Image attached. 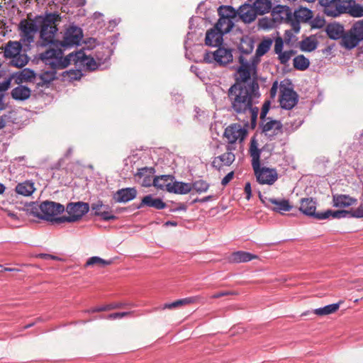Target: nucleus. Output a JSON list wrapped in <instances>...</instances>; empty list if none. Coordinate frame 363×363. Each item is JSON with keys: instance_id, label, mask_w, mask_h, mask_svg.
<instances>
[{"instance_id": "1", "label": "nucleus", "mask_w": 363, "mask_h": 363, "mask_svg": "<svg viewBox=\"0 0 363 363\" xmlns=\"http://www.w3.org/2000/svg\"><path fill=\"white\" fill-rule=\"evenodd\" d=\"M40 59L46 65H50L54 69H64L70 64L83 66L91 71L98 67L94 59L88 57L82 50L72 52L64 57L61 49H48L40 54Z\"/></svg>"}, {"instance_id": "2", "label": "nucleus", "mask_w": 363, "mask_h": 363, "mask_svg": "<svg viewBox=\"0 0 363 363\" xmlns=\"http://www.w3.org/2000/svg\"><path fill=\"white\" fill-rule=\"evenodd\" d=\"M259 89V84L255 80L248 84H233L228 91V98L233 111L237 114L246 113L254 100L260 96Z\"/></svg>"}, {"instance_id": "3", "label": "nucleus", "mask_w": 363, "mask_h": 363, "mask_svg": "<svg viewBox=\"0 0 363 363\" xmlns=\"http://www.w3.org/2000/svg\"><path fill=\"white\" fill-rule=\"evenodd\" d=\"M265 148H258L257 141L255 138L250 140L249 153L252 157V167L257 181L261 184L272 185L278 179V174L275 169L261 167L260 155Z\"/></svg>"}, {"instance_id": "4", "label": "nucleus", "mask_w": 363, "mask_h": 363, "mask_svg": "<svg viewBox=\"0 0 363 363\" xmlns=\"http://www.w3.org/2000/svg\"><path fill=\"white\" fill-rule=\"evenodd\" d=\"M272 13L274 15L279 14L281 19H285L289 23L294 33L299 32L301 22H307L313 17L312 11L303 7L299 8L292 13L288 6L277 5L273 8Z\"/></svg>"}, {"instance_id": "5", "label": "nucleus", "mask_w": 363, "mask_h": 363, "mask_svg": "<svg viewBox=\"0 0 363 363\" xmlns=\"http://www.w3.org/2000/svg\"><path fill=\"white\" fill-rule=\"evenodd\" d=\"M62 18L59 13H46L41 23L40 38L43 44L47 45L54 42L55 34L57 31V25Z\"/></svg>"}, {"instance_id": "6", "label": "nucleus", "mask_w": 363, "mask_h": 363, "mask_svg": "<svg viewBox=\"0 0 363 363\" xmlns=\"http://www.w3.org/2000/svg\"><path fill=\"white\" fill-rule=\"evenodd\" d=\"M240 66L237 69V77L235 83L247 84L251 77L253 80H256L257 77V66L258 63H255L252 58L247 59L243 55H240L238 58Z\"/></svg>"}, {"instance_id": "7", "label": "nucleus", "mask_w": 363, "mask_h": 363, "mask_svg": "<svg viewBox=\"0 0 363 363\" xmlns=\"http://www.w3.org/2000/svg\"><path fill=\"white\" fill-rule=\"evenodd\" d=\"M39 210L40 211L36 213L38 218L47 221L60 223L57 220L60 217L58 216L64 212L65 207L60 203L45 201L40 204Z\"/></svg>"}, {"instance_id": "8", "label": "nucleus", "mask_w": 363, "mask_h": 363, "mask_svg": "<svg viewBox=\"0 0 363 363\" xmlns=\"http://www.w3.org/2000/svg\"><path fill=\"white\" fill-rule=\"evenodd\" d=\"M89 206L87 203L78 201L76 203H69L67 205L66 211L67 216H60L57 220L60 223H74L79 220L83 216L88 213Z\"/></svg>"}, {"instance_id": "9", "label": "nucleus", "mask_w": 363, "mask_h": 363, "mask_svg": "<svg viewBox=\"0 0 363 363\" xmlns=\"http://www.w3.org/2000/svg\"><path fill=\"white\" fill-rule=\"evenodd\" d=\"M363 40V21L353 25L351 29L344 33L342 44L347 49H352Z\"/></svg>"}, {"instance_id": "10", "label": "nucleus", "mask_w": 363, "mask_h": 363, "mask_svg": "<svg viewBox=\"0 0 363 363\" xmlns=\"http://www.w3.org/2000/svg\"><path fill=\"white\" fill-rule=\"evenodd\" d=\"M233 57L231 49L219 47L214 52H207L203 56V61L206 63L216 62L221 66H225L233 61Z\"/></svg>"}, {"instance_id": "11", "label": "nucleus", "mask_w": 363, "mask_h": 363, "mask_svg": "<svg viewBox=\"0 0 363 363\" xmlns=\"http://www.w3.org/2000/svg\"><path fill=\"white\" fill-rule=\"evenodd\" d=\"M298 96L293 88L284 84H280L279 103L282 108L290 110L298 103Z\"/></svg>"}, {"instance_id": "12", "label": "nucleus", "mask_w": 363, "mask_h": 363, "mask_svg": "<svg viewBox=\"0 0 363 363\" xmlns=\"http://www.w3.org/2000/svg\"><path fill=\"white\" fill-rule=\"evenodd\" d=\"M82 37V30L80 28L74 26H69L65 32L60 45L64 48L77 45L79 44Z\"/></svg>"}, {"instance_id": "13", "label": "nucleus", "mask_w": 363, "mask_h": 363, "mask_svg": "<svg viewBox=\"0 0 363 363\" xmlns=\"http://www.w3.org/2000/svg\"><path fill=\"white\" fill-rule=\"evenodd\" d=\"M247 135L246 129L243 128L241 125L233 123L228 126L224 132V138L227 140L228 145H231L239 140L242 142Z\"/></svg>"}, {"instance_id": "14", "label": "nucleus", "mask_w": 363, "mask_h": 363, "mask_svg": "<svg viewBox=\"0 0 363 363\" xmlns=\"http://www.w3.org/2000/svg\"><path fill=\"white\" fill-rule=\"evenodd\" d=\"M18 27L21 31V40L28 43L33 42L34 34L37 31L35 23L33 21L23 19L21 21Z\"/></svg>"}, {"instance_id": "15", "label": "nucleus", "mask_w": 363, "mask_h": 363, "mask_svg": "<svg viewBox=\"0 0 363 363\" xmlns=\"http://www.w3.org/2000/svg\"><path fill=\"white\" fill-rule=\"evenodd\" d=\"M282 124L279 121L269 118L262 121V130L265 135L271 138L282 133Z\"/></svg>"}, {"instance_id": "16", "label": "nucleus", "mask_w": 363, "mask_h": 363, "mask_svg": "<svg viewBox=\"0 0 363 363\" xmlns=\"http://www.w3.org/2000/svg\"><path fill=\"white\" fill-rule=\"evenodd\" d=\"M262 201L265 203L268 208L277 213H284V212L290 211L292 209V206L286 199L266 197L265 201Z\"/></svg>"}, {"instance_id": "17", "label": "nucleus", "mask_w": 363, "mask_h": 363, "mask_svg": "<svg viewBox=\"0 0 363 363\" xmlns=\"http://www.w3.org/2000/svg\"><path fill=\"white\" fill-rule=\"evenodd\" d=\"M348 9L349 4L347 1L335 0L324 8L323 12L328 16L336 17L342 13H347Z\"/></svg>"}, {"instance_id": "18", "label": "nucleus", "mask_w": 363, "mask_h": 363, "mask_svg": "<svg viewBox=\"0 0 363 363\" xmlns=\"http://www.w3.org/2000/svg\"><path fill=\"white\" fill-rule=\"evenodd\" d=\"M233 150L234 147H233V146L227 145V152L220 156L216 157L212 162V166L219 170L223 166H230L235 160V156L232 152Z\"/></svg>"}, {"instance_id": "19", "label": "nucleus", "mask_w": 363, "mask_h": 363, "mask_svg": "<svg viewBox=\"0 0 363 363\" xmlns=\"http://www.w3.org/2000/svg\"><path fill=\"white\" fill-rule=\"evenodd\" d=\"M154 174V168L143 167L138 169V172L135 174V178L142 186L148 187L152 184L153 185Z\"/></svg>"}, {"instance_id": "20", "label": "nucleus", "mask_w": 363, "mask_h": 363, "mask_svg": "<svg viewBox=\"0 0 363 363\" xmlns=\"http://www.w3.org/2000/svg\"><path fill=\"white\" fill-rule=\"evenodd\" d=\"M136 195L135 188H125L118 190L113 195V199L118 203H126L134 199Z\"/></svg>"}, {"instance_id": "21", "label": "nucleus", "mask_w": 363, "mask_h": 363, "mask_svg": "<svg viewBox=\"0 0 363 363\" xmlns=\"http://www.w3.org/2000/svg\"><path fill=\"white\" fill-rule=\"evenodd\" d=\"M238 16L244 23H251L257 18L256 11L253 6L244 4L238 10Z\"/></svg>"}, {"instance_id": "22", "label": "nucleus", "mask_w": 363, "mask_h": 363, "mask_svg": "<svg viewBox=\"0 0 363 363\" xmlns=\"http://www.w3.org/2000/svg\"><path fill=\"white\" fill-rule=\"evenodd\" d=\"M257 258V255L250 252L245 251H237L228 256L227 261L229 263H241L247 262Z\"/></svg>"}, {"instance_id": "23", "label": "nucleus", "mask_w": 363, "mask_h": 363, "mask_svg": "<svg viewBox=\"0 0 363 363\" xmlns=\"http://www.w3.org/2000/svg\"><path fill=\"white\" fill-rule=\"evenodd\" d=\"M51 71H45L39 75H37L35 84L38 87L48 86V85L56 79V69L52 68Z\"/></svg>"}, {"instance_id": "24", "label": "nucleus", "mask_w": 363, "mask_h": 363, "mask_svg": "<svg viewBox=\"0 0 363 363\" xmlns=\"http://www.w3.org/2000/svg\"><path fill=\"white\" fill-rule=\"evenodd\" d=\"M223 33L217 30L215 27L208 30L206 34L205 43L209 46H219L223 42Z\"/></svg>"}, {"instance_id": "25", "label": "nucleus", "mask_w": 363, "mask_h": 363, "mask_svg": "<svg viewBox=\"0 0 363 363\" xmlns=\"http://www.w3.org/2000/svg\"><path fill=\"white\" fill-rule=\"evenodd\" d=\"M357 199L347 194H335L333 196V206L346 208L356 204Z\"/></svg>"}, {"instance_id": "26", "label": "nucleus", "mask_w": 363, "mask_h": 363, "mask_svg": "<svg viewBox=\"0 0 363 363\" xmlns=\"http://www.w3.org/2000/svg\"><path fill=\"white\" fill-rule=\"evenodd\" d=\"M316 204L311 198H304L301 200L299 210L305 215L313 216L317 219V216L320 213H315Z\"/></svg>"}, {"instance_id": "27", "label": "nucleus", "mask_w": 363, "mask_h": 363, "mask_svg": "<svg viewBox=\"0 0 363 363\" xmlns=\"http://www.w3.org/2000/svg\"><path fill=\"white\" fill-rule=\"evenodd\" d=\"M174 177L172 175H161L156 177L153 179V186L158 189L166 190L170 192L171 184L174 180Z\"/></svg>"}, {"instance_id": "28", "label": "nucleus", "mask_w": 363, "mask_h": 363, "mask_svg": "<svg viewBox=\"0 0 363 363\" xmlns=\"http://www.w3.org/2000/svg\"><path fill=\"white\" fill-rule=\"evenodd\" d=\"M272 44V40L270 38L264 39L262 40L257 46L256 50V53L254 56H252V58L255 63H259L260 57L265 55L270 49Z\"/></svg>"}, {"instance_id": "29", "label": "nucleus", "mask_w": 363, "mask_h": 363, "mask_svg": "<svg viewBox=\"0 0 363 363\" xmlns=\"http://www.w3.org/2000/svg\"><path fill=\"white\" fill-rule=\"evenodd\" d=\"M22 45L18 41H9L4 48V57L11 59L21 52Z\"/></svg>"}, {"instance_id": "30", "label": "nucleus", "mask_w": 363, "mask_h": 363, "mask_svg": "<svg viewBox=\"0 0 363 363\" xmlns=\"http://www.w3.org/2000/svg\"><path fill=\"white\" fill-rule=\"evenodd\" d=\"M144 206L160 210L166 207V203L163 202L161 199L153 198L151 195H147L142 199L139 207H143Z\"/></svg>"}, {"instance_id": "31", "label": "nucleus", "mask_w": 363, "mask_h": 363, "mask_svg": "<svg viewBox=\"0 0 363 363\" xmlns=\"http://www.w3.org/2000/svg\"><path fill=\"white\" fill-rule=\"evenodd\" d=\"M326 33L331 39L337 40L342 38L344 28L339 23H330L326 27Z\"/></svg>"}, {"instance_id": "32", "label": "nucleus", "mask_w": 363, "mask_h": 363, "mask_svg": "<svg viewBox=\"0 0 363 363\" xmlns=\"http://www.w3.org/2000/svg\"><path fill=\"white\" fill-rule=\"evenodd\" d=\"M30 89L23 85L18 86L11 91L12 98L19 101L28 99L30 96Z\"/></svg>"}, {"instance_id": "33", "label": "nucleus", "mask_w": 363, "mask_h": 363, "mask_svg": "<svg viewBox=\"0 0 363 363\" xmlns=\"http://www.w3.org/2000/svg\"><path fill=\"white\" fill-rule=\"evenodd\" d=\"M171 185L172 188L169 193L186 194L189 193L192 189L191 184L189 183L179 182L173 180Z\"/></svg>"}, {"instance_id": "34", "label": "nucleus", "mask_w": 363, "mask_h": 363, "mask_svg": "<svg viewBox=\"0 0 363 363\" xmlns=\"http://www.w3.org/2000/svg\"><path fill=\"white\" fill-rule=\"evenodd\" d=\"M330 216H332L334 218H341L345 217H350L349 211L346 210H337V211H332L328 210L323 213H320V214L317 216V219L323 220L328 218Z\"/></svg>"}, {"instance_id": "35", "label": "nucleus", "mask_w": 363, "mask_h": 363, "mask_svg": "<svg viewBox=\"0 0 363 363\" xmlns=\"http://www.w3.org/2000/svg\"><path fill=\"white\" fill-rule=\"evenodd\" d=\"M252 6L257 15H263L270 11L272 5L271 0H256Z\"/></svg>"}, {"instance_id": "36", "label": "nucleus", "mask_w": 363, "mask_h": 363, "mask_svg": "<svg viewBox=\"0 0 363 363\" xmlns=\"http://www.w3.org/2000/svg\"><path fill=\"white\" fill-rule=\"evenodd\" d=\"M219 17L234 20L238 17V11L230 6H220L218 9Z\"/></svg>"}, {"instance_id": "37", "label": "nucleus", "mask_w": 363, "mask_h": 363, "mask_svg": "<svg viewBox=\"0 0 363 363\" xmlns=\"http://www.w3.org/2000/svg\"><path fill=\"white\" fill-rule=\"evenodd\" d=\"M35 189L34 184L29 181L20 183L16 186V191L18 194L26 196H30L34 192Z\"/></svg>"}, {"instance_id": "38", "label": "nucleus", "mask_w": 363, "mask_h": 363, "mask_svg": "<svg viewBox=\"0 0 363 363\" xmlns=\"http://www.w3.org/2000/svg\"><path fill=\"white\" fill-rule=\"evenodd\" d=\"M234 26V21L230 19H225L220 17L215 25V28L221 33H228Z\"/></svg>"}, {"instance_id": "39", "label": "nucleus", "mask_w": 363, "mask_h": 363, "mask_svg": "<svg viewBox=\"0 0 363 363\" xmlns=\"http://www.w3.org/2000/svg\"><path fill=\"white\" fill-rule=\"evenodd\" d=\"M340 308V303H333L323 308H316L313 313L319 316H324L335 313Z\"/></svg>"}, {"instance_id": "40", "label": "nucleus", "mask_w": 363, "mask_h": 363, "mask_svg": "<svg viewBox=\"0 0 363 363\" xmlns=\"http://www.w3.org/2000/svg\"><path fill=\"white\" fill-rule=\"evenodd\" d=\"M28 60L29 58L28 55L21 52L11 59L10 65L15 67L21 68L27 65Z\"/></svg>"}, {"instance_id": "41", "label": "nucleus", "mask_w": 363, "mask_h": 363, "mask_svg": "<svg viewBox=\"0 0 363 363\" xmlns=\"http://www.w3.org/2000/svg\"><path fill=\"white\" fill-rule=\"evenodd\" d=\"M318 42L312 38H306L301 42V50L305 52H311L316 49Z\"/></svg>"}, {"instance_id": "42", "label": "nucleus", "mask_w": 363, "mask_h": 363, "mask_svg": "<svg viewBox=\"0 0 363 363\" xmlns=\"http://www.w3.org/2000/svg\"><path fill=\"white\" fill-rule=\"evenodd\" d=\"M309 65V60L303 55H298L294 59V67L296 69L303 71L308 67Z\"/></svg>"}, {"instance_id": "43", "label": "nucleus", "mask_w": 363, "mask_h": 363, "mask_svg": "<svg viewBox=\"0 0 363 363\" xmlns=\"http://www.w3.org/2000/svg\"><path fill=\"white\" fill-rule=\"evenodd\" d=\"M37 74L34 72V71L30 69H23L19 75V79L21 81L24 82H33L35 83L36 79Z\"/></svg>"}, {"instance_id": "44", "label": "nucleus", "mask_w": 363, "mask_h": 363, "mask_svg": "<svg viewBox=\"0 0 363 363\" xmlns=\"http://www.w3.org/2000/svg\"><path fill=\"white\" fill-rule=\"evenodd\" d=\"M182 306L191 305L196 303H205V298L200 295L189 296L179 299Z\"/></svg>"}, {"instance_id": "45", "label": "nucleus", "mask_w": 363, "mask_h": 363, "mask_svg": "<svg viewBox=\"0 0 363 363\" xmlns=\"http://www.w3.org/2000/svg\"><path fill=\"white\" fill-rule=\"evenodd\" d=\"M254 48L253 42L250 39H242L239 50L243 54H250Z\"/></svg>"}, {"instance_id": "46", "label": "nucleus", "mask_w": 363, "mask_h": 363, "mask_svg": "<svg viewBox=\"0 0 363 363\" xmlns=\"http://www.w3.org/2000/svg\"><path fill=\"white\" fill-rule=\"evenodd\" d=\"M111 263V260H106L99 257H91L87 260L86 263V267L93 266L95 264L104 267L106 265H110Z\"/></svg>"}, {"instance_id": "47", "label": "nucleus", "mask_w": 363, "mask_h": 363, "mask_svg": "<svg viewBox=\"0 0 363 363\" xmlns=\"http://www.w3.org/2000/svg\"><path fill=\"white\" fill-rule=\"evenodd\" d=\"M192 189L198 193L205 192L208 190L209 184L203 180H199L191 184Z\"/></svg>"}, {"instance_id": "48", "label": "nucleus", "mask_w": 363, "mask_h": 363, "mask_svg": "<svg viewBox=\"0 0 363 363\" xmlns=\"http://www.w3.org/2000/svg\"><path fill=\"white\" fill-rule=\"evenodd\" d=\"M347 13H350L354 17H362L363 16V6L359 4L349 6Z\"/></svg>"}, {"instance_id": "49", "label": "nucleus", "mask_w": 363, "mask_h": 363, "mask_svg": "<svg viewBox=\"0 0 363 363\" xmlns=\"http://www.w3.org/2000/svg\"><path fill=\"white\" fill-rule=\"evenodd\" d=\"M279 55V60L282 65H286L291 57L295 55V52L294 50H289V51H284L281 52L278 54Z\"/></svg>"}, {"instance_id": "50", "label": "nucleus", "mask_w": 363, "mask_h": 363, "mask_svg": "<svg viewBox=\"0 0 363 363\" xmlns=\"http://www.w3.org/2000/svg\"><path fill=\"white\" fill-rule=\"evenodd\" d=\"M108 206L104 205L101 201H98L96 203L91 204V209L94 211L95 216H99L101 211L104 209H108Z\"/></svg>"}, {"instance_id": "51", "label": "nucleus", "mask_w": 363, "mask_h": 363, "mask_svg": "<svg viewBox=\"0 0 363 363\" xmlns=\"http://www.w3.org/2000/svg\"><path fill=\"white\" fill-rule=\"evenodd\" d=\"M350 217L356 218H363V204H361L356 209H352L349 211Z\"/></svg>"}, {"instance_id": "52", "label": "nucleus", "mask_w": 363, "mask_h": 363, "mask_svg": "<svg viewBox=\"0 0 363 363\" xmlns=\"http://www.w3.org/2000/svg\"><path fill=\"white\" fill-rule=\"evenodd\" d=\"M270 101H266L262 108L261 113H260V119L261 121H264L266 118V116L270 108Z\"/></svg>"}, {"instance_id": "53", "label": "nucleus", "mask_w": 363, "mask_h": 363, "mask_svg": "<svg viewBox=\"0 0 363 363\" xmlns=\"http://www.w3.org/2000/svg\"><path fill=\"white\" fill-rule=\"evenodd\" d=\"M238 293L234 291H220L214 294L211 296V298H219L223 296H230V295H238Z\"/></svg>"}, {"instance_id": "54", "label": "nucleus", "mask_w": 363, "mask_h": 363, "mask_svg": "<svg viewBox=\"0 0 363 363\" xmlns=\"http://www.w3.org/2000/svg\"><path fill=\"white\" fill-rule=\"evenodd\" d=\"M284 47V42L281 38L278 37L275 40L274 52L276 54H279L282 52Z\"/></svg>"}, {"instance_id": "55", "label": "nucleus", "mask_w": 363, "mask_h": 363, "mask_svg": "<svg viewBox=\"0 0 363 363\" xmlns=\"http://www.w3.org/2000/svg\"><path fill=\"white\" fill-rule=\"evenodd\" d=\"M130 314H131L130 312L114 313L109 314L107 316V318L111 319V320H114V319L122 318L123 317L128 316Z\"/></svg>"}, {"instance_id": "56", "label": "nucleus", "mask_w": 363, "mask_h": 363, "mask_svg": "<svg viewBox=\"0 0 363 363\" xmlns=\"http://www.w3.org/2000/svg\"><path fill=\"white\" fill-rule=\"evenodd\" d=\"M99 216L102 218L104 220H115L116 217L112 214H111L108 209H104L103 211L99 213Z\"/></svg>"}, {"instance_id": "57", "label": "nucleus", "mask_w": 363, "mask_h": 363, "mask_svg": "<svg viewBox=\"0 0 363 363\" xmlns=\"http://www.w3.org/2000/svg\"><path fill=\"white\" fill-rule=\"evenodd\" d=\"M247 111L250 114L252 123H255V121L257 120V114H258V112H259V108L257 107H252V106L250 109H248Z\"/></svg>"}, {"instance_id": "58", "label": "nucleus", "mask_w": 363, "mask_h": 363, "mask_svg": "<svg viewBox=\"0 0 363 363\" xmlns=\"http://www.w3.org/2000/svg\"><path fill=\"white\" fill-rule=\"evenodd\" d=\"M180 306H182L181 302H180V300H177L171 303H165L164 305V307L163 308L164 309H172V308H178V307H180Z\"/></svg>"}, {"instance_id": "59", "label": "nucleus", "mask_w": 363, "mask_h": 363, "mask_svg": "<svg viewBox=\"0 0 363 363\" xmlns=\"http://www.w3.org/2000/svg\"><path fill=\"white\" fill-rule=\"evenodd\" d=\"M234 172H229L221 181V184L223 186L227 185L233 178Z\"/></svg>"}, {"instance_id": "60", "label": "nucleus", "mask_w": 363, "mask_h": 363, "mask_svg": "<svg viewBox=\"0 0 363 363\" xmlns=\"http://www.w3.org/2000/svg\"><path fill=\"white\" fill-rule=\"evenodd\" d=\"M245 193L246 194V199L250 200L252 196V189L250 182H247L245 185Z\"/></svg>"}, {"instance_id": "61", "label": "nucleus", "mask_w": 363, "mask_h": 363, "mask_svg": "<svg viewBox=\"0 0 363 363\" xmlns=\"http://www.w3.org/2000/svg\"><path fill=\"white\" fill-rule=\"evenodd\" d=\"M10 84H11L10 79H6L4 82H3L2 83H1L0 84V91H6L9 88Z\"/></svg>"}, {"instance_id": "62", "label": "nucleus", "mask_w": 363, "mask_h": 363, "mask_svg": "<svg viewBox=\"0 0 363 363\" xmlns=\"http://www.w3.org/2000/svg\"><path fill=\"white\" fill-rule=\"evenodd\" d=\"M278 89V82L276 81L273 83L271 89H270V96L272 98H274Z\"/></svg>"}, {"instance_id": "63", "label": "nucleus", "mask_w": 363, "mask_h": 363, "mask_svg": "<svg viewBox=\"0 0 363 363\" xmlns=\"http://www.w3.org/2000/svg\"><path fill=\"white\" fill-rule=\"evenodd\" d=\"M18 269L16 268H9L4 267L3 265L0 264V272H19Z\"/></svg>"}, {"instance_id": "64", "label": "nucleus", "mask_w": 363, "mask_h": 363, "mask_svg": "<svg viewBox=\"0 0 363 363\" xmlns=\"http://www.w3.org/2000/svg\"><path fill=\"white\" fill-rule=\"evenodd\" d=\"M335 0H319L320 4L324 8L330 4L333 3Z\"/></svg>"}]
</instances>
